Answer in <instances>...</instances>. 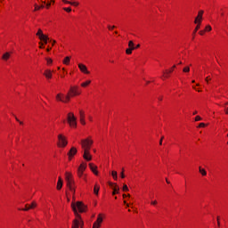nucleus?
Here are the masks:
<instances>
[{"mask_svg": "<svg viewBox=\"0 0 228 228\" xmlns=\"http://www.w3.org/2000/svg\"><path fill=\"white\" fill-rule=\"evenodd\" d=\"M79 227L83 228V221L79 222Z\"/></svg>", "mask_w": 228, "mask_h": 228, "instance_id": "53", "label": "nucleus"}, {"mask_svg": "<svg viewBox=\"0 0 228 228\" xmlns=\"http://www.w3.org/2000/svg\"><path fill=\"white\" fill-rule=\"evenodd\" d=\"M183 72H190V67L183 68Z\"/></svg>", "mask_w": 228, "mask_h": 228, "instance_id": "41", "label": "nucleus"}, {"mask_svg": "<svg viewBox=\"0 0 228 228\" xmlns=\"http://www.w3.org/2000/svg\"><path fill=\"white\" fill-rule=\"evenodd\" d=\"M71 95V97H74L76 95H80V92L77 91V86H75V87H70V90L69 92Z\"/></svg>", "mask_w": 228, "mask_h": 228, "instance_id": "9", "label": "nucleus"}, {"mask_svg": "<svg viewBox=\"0 0 228 228\" xmlns=\"http://www.w3.org/2000/svg\"><path fill=\"white\" fill-rule=\"evenodd\" d=\"M80 143L83 151H90L92 145L94 144V141L87 138V139H83Z\"/></svg>", "mask_w": 228, "mask_h": 228, "instance_id": "3", "label": "nucleus"}, {"mask_svg": "<svg viewBox=\"0 0 228 228\" xmlns=\"http://www.w3.org/2000/svg\"><path fill=\"white\" fill-rule=\"evenodd\" d=\"M200 120H202V117H200V116L195 117V122H200Z\"/></svg>", "mask_w": 228, "mask_h": 228, "instance_id": "36", "label": "nucleus"}, {"mask_svg": "<svg viewBox=\"0 0 228 228\" xmlns=\"http://www.w3.org/2000/svg\"><path fill=\"white\" fill-rule=\"evenodd\" d=\"M36 35H37V37H39V40L41 38H43V37H45V35H44V32L40 28L38 29V31H37V33Z\"/></svg>", "mask_w": 228, "mask_h": 228, "instance_id": "22", "label": "nucleus"}, {"mask_svg": "<svg viewBox=\"0 0 228 228\" xmlns=\"http://www.w3.org/2000/svg\"><path fill=\"white\" fill-rule=\"evenodd\" d=\"M63 63L64 65H69V63H70V57H65Z\"/></svg>", "mask_w": 228, "mask_h": 228, "instance_id": "25", "label": "nucleus"}, {"mask_svg": "<svg viewBox=\"0 0 228 228\" xmlns=\"http://www.w3.org/2000/svg\"><path fill=\"white\" fill-rule=\"evenodd\" d=\"M118 175H117V172H115V179H118Z\"/></svg>", "mask_w": 228, "mask_h": 228, "instance_id": "60", "label": "nucleus"}, {"mask_svg": "<svg viewBox=\"0 0 228 228\" xmlns=\"http://www.w3.org/2000/svg\"><path fill=\"white\" fill-rule=\"evenodd\" d=\"M138 47H140V45H137L134 49H138Z\"/></svg>", "mask_w": 228, "mask_h": 228, "instance_id": "61", "label": "nucleus"}, {"mask_svg": "<svg viewBox=\"0 0 228 228\" xmlns=\"http://www.w3.org/2000/svg\"><path fill=\"white\" fill-rule=\"evenodd\" d=\"M108 184L110 186V188H112V195H115V187L113 186V183L111 182H108Z\"/></svg>", "mask_w": 228, "mask_h": 228, "instance_id": "28", "label": "nucleus"}, {"mask_svg": "<svg viewBox=\"0 0 228 228\" xmlns=\"http://www.w3.org/2000/svg\"><path fill=\"white\" fill-rule=\"evenodd\" d=\"M114 28H115V26H112V27L109 26L108 27V28L110 29V30L113 29Z\"/></svg>", "mask_w": 228, "mask_h": 228, "instance_id": "56", "label": "nucleus"}, {"mask_svg": "<svg viewBox=\"0 0 228 228\" xmlns=\"http://www.w3.org/2000/svg\"><path fill=\"white\" fill-rule=\"evenodd\" d=\"M51 7V3H47L46 4V8H50Z\"/></svg>", "mask_w": 228, "mask_h": 228, "instance_id": "55", "label": "nucleus"}, {"mask_svg": "<svg viewBox=\"0 0 228 228\" xmlns=\"http://www.w3.org/2000/svg\"><path fill=\"white\" fill-rule=\"evenodd\" d=\"M210 80H211V77L209 76L205 78L206 83H209Z\"/></svg>", "mask_w": 228, "mask_h": 228, "instance_id": "45", "label": "nucleus"}, {"mask_svg": "<svg viewBox=\"0 0 228 228\" xmlns=\"http://www.w3.org/2000/svg\"><path fill=\"white\" fill-rule=\"evenodd\" d=\"M193 90H197V86H192Z\"/></svg>", "mask_w": 228, "mask_h": 228, "instance_id": "63", "label": "nucleus"}, {"mask_svg": "<svg viewBox=\"0 0 228 228\" xmlns=\"http://www.w3.org/2000/svg\"><path fill=\"white\" fill-rule=\"evenodd\" d=\"M56 100L60 101L61 102H62V101H63V94H58L56 95Z\"/></svg>", "mask_w": 228, "mask_h": 228, "instance_id": "24", "label": "nucleus"}, {"mask_svg": "<svg viewBox=\"0 0 228 228\" xmlns=\"http://www.w3.org/2000/svg\"><path fill=\"white\" fill-rule=\"evenodd\" d=\"M77 175L78 177H83V171L77 170Z\"/></svg>", "mask_w": 228, "mask_h": 228, "instance_id": "44", "label": "nucleus"}, {"mask_svg": "<svg viewBox=\"0 0 228 228\" xmlns=\"http://www.w3.org/2000/svg\"><path fill=\"white\" fill-rule=\"evenodd\" d=\"M44 76L45 77L46 79H51V77H53V72L51 71V69H46L44 72Z\"/></svg>", "mask_w": 228, "mask_h": 228, "instance_id": "15", "label": "nucleus"}, {"mask_svg": "<svg viewBox=\"0 0 228 228\" xmlns=\"http://www.w3.org/2000/svg\"><path fill=\"white\" fill-rule=\"evenodd\" d=\"M46 61L48 65H51V63H53V59L51 58H46Z\"/></svg>", "mask_w": 228, "mask_h": 228, "instance_id": "40", "label": "nucleus"}, {"mask_svg": "<svg viewBox=\"0 0 228 228\" xmlns=\"http://www.w3.org/2000/svg\"><path fill=\"white\" fill-rule=\"evenodd\" d=\"M71 6H79V3L77 2H70Z\"/></svg>", "mask_w": 228, "mask_h": 228, "instance_id": "38", "label": "nucleus"}, {"mask_svg": "<svg viewBox=\"0 0 228 228\" xmlns=\"http://www.w3.org/2000/svg\"><path fill=\"white\" fill-rule=\"evenodd\" d=\"M58 146L59 147H67L68 145V142H67V138H65V136H63L62 134H59L58 135Z\"/></svg>", "mask_w": 228, "mask_h": 228, "instance_id": "6", "label": "nucleus"}, {"mask_svg": "<svg viewBox=\"0 0 228 228\" xmlns=\"http://www.w3.org/2000/svg\"><path fill=\"white\" fill-rule=\"evenodd\" d=\"M62 1L65 3V4H70V2L68 0H62Z\"/></svg>", "mask_w": 228, "mask_h": 228, "instance_id": "50", "label": "nucleus"}, {"mask_svg": "<svg viewBox=\"0 0 228 228\" xmlns=\"http://www.w3.org/2000/svg\"><path fill=\"white\" fill-rule=\"evenodd\" d=\"M63 10L64 12H68V13H70V12H72V9L70 7H64Z\"/></svg>", "mask_w": 228, "mask_h": 228, "instance_id": "35", "label": "nucleus"}, {"mask_svg": "<svg viewBox=\"0 0 228 228\" xmlns=\"http://www.w3.org/2000/svg\"><path fill=\"white\" fill-rule=\"evenodd\" d=\"M39 40H41L42 42H45V44H47V41L49 40V37L45 36V37H41V39H39Z\"/></svg>", "mask_w": 228, "mask_h": 228, "instance_id": "30", "label": "nucleus"}, {"mask_svg": "<svg viewBox=\"0 0 228 228\" xmlns=\"http://www.w3.org/2000/svg\"><path fill=\"white\" fill-rule=\"evenodd\" d=\"M133 204L126 203V208H130Z\"/></svg>", "mask_w": 228, "mask_h": 228, "instance_id": "57", "label": "nucleus"}, {"mask_svg": "<svg viewBox=\"0 0 228 228\" xmlns=\"http://www.w3.org/2000/svg\"><path fill=\"white\" fill-rule=\"evenodd\" d=\"M15 119L17 122H20V126H22V124H24L22 121L19 120V118L17 117H15Z\"/></svg>", "mask_w": 228, "mask_h": 228, "instance_id": "48", "label": "nucleus"}, {"mask_svg": "<svg viewBox=\"0 0 228 228\" xmlns=\"http://www.w3.org/2000/svg\"><path fill=\"white\" fill-rule=\"evenodd\" d=\"M197 113H199L197 110H194L192 115H197Z\"/></svg>", "mask_w": 228, "mask_h": 228, "instance_id": "59", "label": "nucleus"}, {"mask_svg": "<svg viewBox=\"0 0 228 228\" xmlns=\"http://www.w3.org/2000/svg\"><path fill=\"white\" fill-rule=\"evenodd\" d=\"M111 175H112L113 179H115V171L111 172Z\"/></svg>", "mask_w": 228, "mask_h": 228, "instance_id": "54", "label": "nucleus"}, {"mask_svg": "<svg viewBox=\"0 0 228 228\" xmlns=\"http://www.w3.org/2000/svg\"><path fill=\"white\" fill-rule=\"evenodd\" d=\"M29 209H31V208L29 207V205H26L25 208H22L21 211H29Z\"/></svg>", "mask_w": 228, "mask_h": 228, "instance_id": "34", "label": "nucleus"}, {"mask_svg": "<svg viewBox=\"0 0 228 228\" xmlns=\"http://www.w3.org/2000/svg\"><path fill=\"white\" fill-rule=\"evenodd\" d=\"M83 158L84 159H86V161H92V155H90V150L84 151Z\"/></svg>", "mask_w": 228, "mask_h": 228, "instance_id": "11", "label": "nucleus"}, {"mask_svg": "<svg viewBox=\"0 0 228 228\" xmlns=\"http://www.w3.org/2000/svg\"><path fill=\"white\" fill-rule=\"evenodd\" d=\"M199 170H200V174H201V175L203 177H206V175H208V172L206 171V169H204L202 167H199Z\"/></svg>", "mask_w": 228, "mask_h": 228, "instance_id": "19", "label": "nucleus"}, {"mask_svg": "<svg viewBox=\"0 0 228 228\" xmlns=\"http://www.w3.org/2000/svg\"><path fill=\"white\" fill-rule=\"evenodd\" d=\"M117 190H118V188L116 186L115 187V193H117Z\"/></svg>", "mask_w": 228, "mask_h": 228, "instance_id": "62", "label": "nucleus"}, {"mask_svg": "<svg viewBox=\"0 0 228 228\" xmlns=\"http://www.w3.org/2000/svg\"><path fill=\"white\" fill-rule=\"evenodd\" d=\"M224 106H228V102H226L224 103Z\"/></svg>", "mask_w": 228, "mask_h": 228, "instance_id": "64", "label": "nucleus"}, {"mask_svg": "<svg viewBox=\"0 0 228 228\" xmlns=\"http://www.w3.org/2000/svg\"><path fill=\"white\" fill-rule=\"evenodd\" d=\"M199 33H200V35L201 37H204V35H206L205 29L200 30Z\"/></svg>", "mask_w": 228, "mask_h": 228, "instance_id": "43", "label": "nucleus"}, {"mask_svg": "<svg viewBox=\"0 0 228 228\" xmlns=\"http://www.w3.org/2000/svg\"><path fill=\"white\" fill-rule=\"evenodd\" d=\"M198 127H200V128L206 127V123H200Z\"/></svg>", "mask_w": 228, "mask_h": 228, "instance_id": "42", "label": "nucleus"}, {"mask_svg": "<svg viewBox=\"0 0 228 228\" xmlns=\"http://www.w3.org/2000/svg\"><path fill=\"white\" fill-rule=\"evenodd\" d=\"M128 48L134 50V43L133 41L128 42Z\"/></svg>", "mask_w": 228, "mask_h": 228, "instance_id": "31", "label": "nucleus"}, {"mask_svg": "<svg viewBox=\"0 0 228 228\" xmlns=\"http://www.w3.org/2000/svg\"><path fill=\"white\" fill-rule=\"evenodd\" d=\"M65 180L69 190H70V191H73V193H76V189H74V180L72 179V174H70L69 172H66Z\"/></svg>", "mask_w": 228, "mask_h": 228, "instance_id": "2", "label": "nucleus"}, {"mask_svg": "<svg viewBox=\"0 0 228 228\" xmlns=\"http://www.w3.org/2000/svg\"><path fill=\"white\" fill-rule=\"evenodd\" d=\"M37 10H40V6H38L37 4H35L34 12H37Z\"/></svg>", "mask_w": 228, "mask_h": 228, "instance_id": "46", "label": "nucleus"}, {"mask_svg": "<svg viewBox=\"0 0 228 228\" xmlns=\"http://www.w3.org/2000/svg\"><path fill=\"white\" fill-rule=\"evenodd\" d=\"M101 224H102V216H101V215H99L97 220L93 224V228L101 227Z\"/></svg>", "mask_w": 228, "mask_h": 228, "instance_id": "10", "label": "nucleus"}, {"mask_svg": "<svg viewBox=\"0 0 228 228\" xmlns=\"http://www.w3.org/2000/svg\"><path fill=\"white\" fill-rule=\"evenodd\" d=\"M71 208L77 218H81V216L77 214V210L79 211V213H85V211L86 210V206H85V204H83V202L81 201H77L76 204L72 203Z\"/></svg>", "mask_w": 228, "mask_h": 228, "instance_id": "1", "label": "nucleus"}, {"mask_svg": "<svg viewBox=\"0 0 228 228\" xmlns=\"http://www.w3.org/2000/svg\"><path fill=\"white\" fill-rule=\"evenodd\" d=\"M76 154H77V149H76V147H72L68 152L69 159L71 160Z\"/></svg>", "mask_w": 228, "mask_h": 228, "instance_id": "8", "label": "nucleus"}, {"mask_svg": "<svg viewBox=\"0 0 228 228\" xmlns=\"http://www.w3.org/2000/svg\"><path fill=\"white\" fill-rule=\"evenodd\" d=\"M133 48H127L126 50V54H133Z\"/></svg>", "mask_w": 228, "mask_h": 228, "instance_id": "33", "label": "nucleus"}, {"mask_svg": "<svg viewBox=\"0 0 228 228\" xmlns=\"http://www.w3.org/2000/svg\"><path fill=\"white\" fill-rule=\"evenodd\" d=\"M99 190H101V187L99 185H95L94 188V195H99Z\"/></svg>", "mask_w": 228, "mask_h": 228, "instance_id": "23", "label": "nucleus"}, {"mask_svg": "<svg viewBox=\"0 0 228 228\" xmlns=\"http://www.w3.org/2000/svg\"><path fill=\"white\" fill-rule=\"evenodd\" d=\"M79 117H80V124H82V126H85L86 124V122L85 121V111L80 110Z\"/></svg>", "mask_w": 228, "mask_h": 228, "instance_id": "14", "label": "nucleus"}, {"mask_svg": "<svg viewBox=\"0 0 228 228\" xmlns=\"http://www.w3.org/2000/svg\"><path fill=\"white\" fill-rule=\"evenodd\" d=\"M123 191H129V187H127V184L123 186Z\"/></svg>", "mask_w": 228, "mask_h": 228, "instance_id": "37", "label": "nucleus"}, {"mask_svg": "<svg viewBox=\"0 0 228 228\" xmlns=\"http://www.w3.org/2000/svg\"><path fill=\"white\" fill-rule=\"evenodd\" d=\"M225 115H228V107L224 109Z\"/></svg>", "mask_w": 228, "mask_h": 228, "instance_id": "52", "label": "nucleus"}, {"mask_svg": "<svg viewBox=\"0 0 228 228\" xmlns=\"http://www.w3.org/2000/svg\"><path fill=\"white\" fill-rule=\"evenodd\" d=\"M39 44H40V46H39L40 49H44V43L40 42Z\"/></svg>", "mask_w": 228, "mask_h": 228, "instance_id": "51", "label": "nucleus"}, {"mask_svg": "<svg viewBox=\"0 0 228 228\" xmlns=\"http://www.w3.org/2000/svg\"><path fill=\"white\" fill-rule=\"evenodd\" d=\"M162 143H163V138L160 139L159 145H162Z\"/></svg>", "mask_w": 228, "mask_h": 228, "instance_id": "58", "label": "nucleus"}, {"mask_svg": "<svg viewBox=\"0 0 228 228\" xmlns=\"http://www.w3.org/2000/svg\"><path fill=\"white\" fill-rule=\"evenodd\" d=\"M78 69L83 72L84 74H90V71H88V68L85 64H78Z\"/></svg>", "mask_w": 228, "mask_h": 228, "instance_id": "12", "label": "nucleus"}, {"mask_svg": "<svg viewBox=\"0 0 228 228\" xmlns=\"http://www.w3.org/2000/svg\"><path fill=\"white\" fill-rule=\"evenodd\" d=\"M90 83H92V81L87 80V81L82 83L81 86H83V88H85V87L88 86V85H90Z\"/></svg>", "mask_w": 228, "mask_h": 228, "instance_id": "27", "label": "nucleus"}, {"mask_svg": "<svg viewBox=\"0 0 228 228\" xmlns=\"http://www.w3.org/2000/svg\"><path fill=\"white\" fill-rule=\"evenodd\" d=\"M126 178V175H124V169H122L121 171V179H125Z\"/></svg>", "mask_w": 228, "mask_h": 228, "instance_id": "47", "label": "nucleus"}, {"mask_svg": "<svg viewBox=\"0 0 228 228\" xmlns=\"http://www.w3.org/2000/svg\"><path fill=\"white\" fill-rule=\"evenodd\" d=\"M77 170L80 172H85V170H86V163H82Z\"/></svg>", "mask_w": 228, "mask_h": 228, "instance_id": "20", "label": "nucleus"}, {"mask_svg": "<svg viewBox=\"0 0 228 228\" xmlns=\"http://www.w3.org/2000/svg\"><path fill=\"white\" fill-rule=\"evenodd\" d=\"M89 168L94 174V175H99L97 166L94 165V163H89Z\"/></svg>", "mask_w": 228, "mask_h": 228, "instance_id": "13", "label": "nucleus"}, {"mask_svg": "<svg viewBox=\"0 0 228 228\" xmlns=\"http://www.w3.org/2000/svg\"><path fill=\"white\" fill-rule=\"evenodd\" d=\"M30 207V209H35V208H37V202L33 201L30 205H28Z\"/></svg>", "mask_w": 228, "mask_h": 228, "instance_id": "32", "label": "nucleus"}, {"mask_svg": "<svg viewBox=\"0 0 228 228\" xmlns=\"http://www.w3.org/2000/svg\"><path fill=\"white\" fill-rule=\"evenodd\" d=\"M158 204V200H151V206H156Z\"/></svg>", "mask_w": 228, "mask_h": 228, "instance_id": "39", "label": "nucleus"}, {"mask_svg": "<svg viewBox=\"0 0 228 228\" xmlns=\"http://www.w3.org/2000/svg\"><path fill=\"white\" fill-rule=\"evenodd\" d=\"M70 97H72V94L68 93L66 96L62 97V102H69L70 101Z\"/></svg>", "mask_w": 228, "mask_h": 228, "instance_id": "17", "label": "nucleus"}, {"mask_svg": "<svg viewBox=\"0 0 228 228\" xmlns=\"http://www.w3.org/2000/svg\"><path fill=\"white\" fill-rule=\"evenodd\" d=\"M10 58V53H5L3 56L2 59L3 60H8Z\"/></svg>", "mask_w": 228, "mask_h": 228, "instance_id": "29", "label": "nucleus"}, {"mask_svg": "<svg viewBox=\"0 0 228 228\" xmlns=\"http://www.w3.org/2000/svg\"><path fill=\"white\" fill-rule=\"evenodd\" d=\"M200 29V26L196 25V28H194L193 32H192V40H195V37L197 35V31H199Z\"/></svg>", "mask_w": 228, "mask_h": 228, "instance_id": "18", "label": "nucleus"}, {"mask_svg": "<svg viewBox=\"0 0 228 228\" xmlns=\"http://www.w3.org/2000/svg\"><path fill=\"white\" fill-rule=\"evenodd\" d=\"M63 188V180H61V177L59 176L58 182H57V190H61Z\"/></svg>", "mask_w": 228, "mask_h": 228, "instance_id": "16", "label": "nucleus"}, {"mask_svg": "<svg viewBox=\"0 0 228 228\" xmlns=\"http://www.w3.org/2000/svg\"><path fill=\"white\" fill-rule=\"evenodd\" d=\"M175 69V65L171 67L169 69H166L165 71H163V75L160 77V79H162L163 81H165V79H168V77H170V75L172 74V72H174Z\"/></svg>", "mask_w": 228, "mask_h": 228, "instance_id": "5", "label": "nucleus"}, {"mask_svg": "<svg viewBox=\"0 0 228 228\" xmlns=\"http://www.w3.org/2000/svg\"><path fill=\"white\" fill-rule=\"evenodd\" d=\"M68 124H69L70 127H77V118L72 112L68 114Z\"/></svg>", "mask_w": 228, "mask_h": 228, "instance_id": "4", "label": "nucleus"}, {"mask_svg": "<svg viewBox=\"0 0 228 228\" xmlns=\"http://www.w3.org/2000/svg\"><path fill=\"white\" fill-rule=\"evenodd\" d=\"M204 29L206 33H209V31H211L213 28H211V25H207Z\"/></svg>", "mask_w": 228, "mask_h": 228, "instance_id": "26", "label": "nucleus"}, {"mask_svg": "<svg viewBox=\"0 0 228 228\" xmlns=\"http://www.w3.org/2000/svg\"><path fill=\"white\" fill-rule=\"evenodd\" d=\"M203 15H204V11L203 10L199 11L198 15L195 18L194 24H197V26L200 27L201 24H202V17H203Z\"/></svg>", "mask_w": 228, "mask_h": 228, "instance_id": "7", "label": "nucleus"}, {"mask_svg": "<svg viewBox=\"0 0 228 228\" xmlns=\"http://www.w3.org/2000/svg\"><path fill=\"white\" fill-rule=\"evenodd\" d=\"M217 225L220 227V216H217Z\"/></svg>", "mask_w": 228, "mask_h": 228, "instance_id": "49", "label": "nucleus"}, {"mask_svg": "<svg viewBox=\"0 0 228 228\" xmlns=\"http://www.w3.org/2000/svg\"><path fill=\"white\" fill-rule=\"evenodd\" d=\"M71 228H79V219H75L73 221V225Z\"/></svg>", "mask_w": 228, "mask_h": 228, "instance_id": "21", "label": "nucleus"}]
</instances>
